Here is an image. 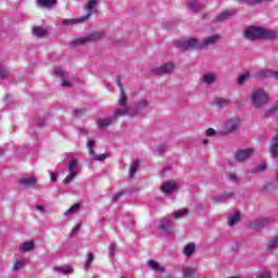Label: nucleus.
Returning <instances> with one entry per match:
<instances>
[{
  "mask_svg": "<svg viewBox=\"0 0 278 278\" xmlns=\"http://www.w3.org/2000/svg\"><path fill=\"white\" fill-rule=\"evenodd\" d=\"M244 36L248 38V40H273V38H277V31L250 26L244 30Z\"/></svg>",
  "mask_w": 278,
  "mask_h": 278,
  "instance_id": "1",
  "label": "nucleus"
},
{
  "mask_svg": "<svg viewBox=\"0 0 278 278\" xmlns=\"http://www.w3.org/2000/svg\"><path fill=\"white\" fill-rule=\"evenodd\" d=\"M100 0H87V3L84 4L83 10L87 12L86 15L78 18H65L63 20V25H77L79 23H86L88 18L92 16L96 5H99Z\"/></svg>",
  "mask_w": 278,
  "mask_h": 278,
  "instance_id": "2",
  "label": "nucleus"
},
{
  "mask_svg": "<svg viewBox=\"0 0 278 278\" xmlns=\"http://www.w3.org/2000/svg\"><path fill=\"white\" fill-rule=\"evenodd\" d=\"M250 101L256 109L264 108V105L268 103V93H266L262 88L255 89L252 91Z\"/></svg>",
  "mask_w": 278,
  "mask_h": 278,
  "instance_id": "3",
  "label": "nucleus"
},
{
  "mask_svg": "<svg viewBox=\"0 0 278 278\" xmlns=\"http://www.w3.org/2000/svg\"><path fill=\"white\" fill-rule=\"evenodd\" d=\"M103 36H105L103 33L94 31V33H91L87 37L74 39L73 45H74V47H79L81 45H88V42H97V40H101V38H103Z\"/></svg>",
  "mask_w": 278,
  "mask_h": 278,
  "instance_id": "4",
  "label": "nucleus"
},
{
  "mask_svg": "<svg viewBox=\"0 0 278 278\" xmlns=\"http://www.w3.org/2000/svg\"><path fill=\"white\" fill-rule=\"evenodd\" d=\"M201 43H199L198 39L191 38V39H179L175 42V47H178L181 49V51H188L190 49H199Z\"/></svg>",
  "mask_w": 278,
  "mask_h": 278,
  "instance_id": "5",
  "label": "nucleus"
},
{
  "mask_svg": "<svg viewBox=\"0 0 278 278\" xmlns=\"http://www.w3.org/2000/svg\"><path fill=\"white\" fill-rule=\"evenodd\" d=\"M77 164H78V162H77L76 159H74L70 162V164H68V174L65 177V179L63 180V182L65 185L71 184V181H73V179H75V177H77V170H76L77 169Z\"/></svg>",
  "mask_w": 278,
  "mask_h": 278,
  "instance_id": "6",
  "label": "nucleus"
},
{
  "mask_svg": "<svg viewBox=\"0 0 278 278\" xmlns=\"http://www.w3.org/2000/svg\"><path fill=\"white\" fill-rule=\"evenodd\" d=\"M240 125V119L231 118L226 122L224 129L222 130V136H227V134H233Z\"/></svg>",
  "mask_w": 278,
  "mask_h": 278,
  "instance_id": "7",
  "label": "nucleus"
},
{
  "mask_svg": "<svg viewBox=\"0 0 278 278\" xmlns=\"http://www.w3.org/2000/svg\"><path fill=\"white\" fill-rule=\"evenodd\" d=\"M268 77H274V79H278V72L270 70H260L254 74V79H268Z\"/></svg>",
  "mask_w": 278,
  "mask_h": 278,
  "instance_id": "8",
  "label": "nucleus"
},
{
  "mask_svg": "<svg viewBox=\"0 0 278 278\" xmlns=\"http://www.w3.org/2000/svg\"><path fill=\"white\" fill-rule=\"evenodd\" d=\"M268 223H270L269 218H258L255 219L253 222L249 223V227L250 229H253L254 231H260V229H264V227H266V225H268Z\"/></svg>",
  "mask_w": 278,
  "mask_h": 278,
  "instance_id": "9",
  "label": "nucleus"
},
{
  "mask_svg": "<svg viewBox=\"0 0 278 278\" xmlns=\"http://www.w3.org/2000/svg\"><path fill=\"white\" fill-rule=\"evenodd\" d=\"M255 153L254 149L240 150L236 153L237 162H247Z\"/></svg>",
  "mask_w": 278,
  "mask_h": 278,
  "instance_id": "10",
  "label": "nucleus"
},
{
  "mask_svg": "<svg viewBox=\"0 0 278 278\" xmlns=\"http://www.w3.org/2000/svg\"><path fill=\"white\" fill-rule=\"evenodd\" d=\"M220 40V35H213L210 37H206L203 42H200L199 49H207V47H211V45H216Z\"/></svg>",
  "mask_w": 278,
  "mask_h": 278,
  "instance_id": "11",
  "label": "nucleus"
},
{
  "mask_svg": "<svg viewBox=\"0 0 278 278\" xmlns=\"http://www.w3.org/2000/svg\"><path fill=\"white\" fill-rule=\"evenodd\" d=\"M173 68H175V65H173V63H167L154 68L153 73L154 75H166L168 73H173Z\"/></svg>",
  "mask_w": 278,
  "mask_h": 278,
  "instance_id": "12",
  "label": "nucleus"
},
{
  "mask_svg": "<svg viewBox=\"0 0 278 278\" xmlns=\"http://www.w3.org/2000/svg\"><path fill=\"white\" fill-rule=\"evenodd\" d=\"M17 181L22 188H34V186L38 184V179H36V177L18 178Z\"/></svg>",
  "mask_w": 278,
  "mask_h": 278,
  "instance_id": "13",
  "label": "nucleus"
},
{
  "mask_svg": "<svg viewBox=\"0 0 278 278\" xmlns=\"http://www.w3.org/2000/svg\"><path fill=\"white\" fill-rule=\"evenodd\" d=\"M236 10L233 9H230V10H226V11H223L222 13H219L217 16H216V21L218 23L223 22V21H227V18H231V16H233V14H236Z\"/></svg>",
  "mask_w": 278,
  "mask_h": 278,
  "instance_id": "14",
  "label": "nucleus"
},
{
  "mask_svg": "<svg viewBox=\"0 0 278 278\" xmlns=\"http://www.w3.org/2000/svg\"><path fill=\"white\" fill-rule=\"evenodd\" d=\"M161 190L165 194H168V193L173 192V190H177V184L174 181L163 182L161 186Z\"/></svg>",
  "mask_w": 278,
  "mask_h": 278,
  "instance_id": "15",
  "label": "nucleus"
},
{
  "mask_svg": "<svg viewBox=\"0 0 278 278\" xmlns=\"http://www.w3.org/2000/svg\"><path fill=\"white\" fill-rule=\"evenodd\" d=\"M117 121H118L117 118H109V119L100 118L98 119L97 125L99 129H108L110 125H113V123H116Z\"/></svg>",
  "mask_w": 278,
  "mask_h": 278,
  "instance_id": "16",
  "label": "nucleus"
},
{
  "mask_svg": "<svg viewBox=\"0 0 278 278\" xmlns=\"http://www.w3.org/2000/svg\"><path fill=\"white\" fill-rule=\"evenodd\" d=\"M231 103V100L225 99V98H214L213 99V105H216L217 108H227Z\"/></svg>",
  "mask_w": 278,
  "mask_h": 278,
  "instance_id": "17",
  "label": "nucleus"
},
{
  "mask_svg": "<svg viewBox=\"0 0 278 278\" xmlns=\"http://www.w3.org/2000/svg\"><path fill=\"white\" fill-rule=\"evenodd\" d=\"M148 266L155 273H165V270H166V268H164V266L160 265V263H157L153 260L148 261Z\"/></svg>",
  "mask_w": 278,
  "mask_h": 278,
  "instance_id": "18",
  "label": "nucleus"
},
{
  "mask_svg": "<svg viewBox=\"0 0 278 278\" xmlns=\"http://www.w3.org/2000/svg\"><path fill=\"white\" fill-rule=\"evenodd\" d=\"M58 4V0H38L37 1V5L39 8H48V10H50V8H53V5Z\"/></svg>",
  "mask_w": 278,
  "mask_h": 278,
  "instance_id": "19",
  "label": "nucleus"
},
{
  "mask_svg": "<svg viewBox=\"0 0 278 278\" xmlns=\"http://www.w3.org/2000/svg\"><path fill=\"white\" fill-rule=\"evenodd\" d=\"M53 270H56V273H61V275H71L73 274V267L72 266H55Z\"/></svg>",
  "mask_w": 278,
  "mask_h": 278,
  "instance_id": "20",
  "label": "nucleus"
},
{
  "mask_svg": "<svg viewBox=\"0 0 278 278\" xmlns=\"http://www.w3.org/2000/svg\"><path fill=\"white\" fill-rule=\"evenodd\" d=\"M238 223H240V211L235 212V214L228 218L229 227H233V225H237Z\"/></svg>",
  "mask_w": 278,
  "mask_h": 278,
  "instance_id": "21",
  "label": "nucleus"
},
{
  "mask_svg": "<svg viewBox=\"0 0 278 278\" xmlns=\"http://www.w3.org/2000/svg\"><path fill=\"white\" fill-rule=\"evenodd\" d=\"M140 167V161H134L129 167L130 179H134L136 173H138V168Z\"/></svg>",
  "mask_w": 278,
  "mask_h": 278,
  "instance_id": "22",
  "label": "nucleus"
},
{
  "mask_svg": "<svg viewBox=\"0 0 278 278\" xmlns=\"http://www.w3.org/2000/svg\"><path fill=\"white\" fill-rule=\"evenodd\" d=\"M36 244L34 243V241H29V242H24L21 247V251H23L24 253H27L29 251H34Z\"/></svg>",
  "mask_w": 278,
  "mask_h": 278,
  "instance_id": "23",
  "label": "nucleus"
},
{
  "mask_svg": "<svg viewBox=\"0 0 278 278\" xmlns=\"http://www.w3.org/2000/svg\"><path fill=\"white\" fill-rule=\"evenodd\" d=\"M34 36H37V38H45L47 36L48 31L46 28L42 27H36L33 30Z\"/></svg>",
  "mask_w": 278,
  "mask_h": 278,
  "instance_id": "24",
  "label": "nucleus"
},
{
  "mask_svg": "<svg viewBox=\"0 0 278 278\" xmlns=\"http://www.w3.org/2000/svg\"><path fill=\"white\" fill-rule=\"evenodd\" d=\"M202 81L210 86L211 84H214V81H216V75H214L213 73H208L203 76Z\"/></svg>",
  "mask_w": 278,
  "mask_h": 278,
  "instance_id": "25",
  "label": "nucleus"
},
{
  "mask_svg": "<svg viewBox=\"0 0 278 278\" xmlns=\"http://www.w3.org/2000/svg\"><path fill=\"white\" fill-rule=\"evenodd\" d=\"M81 207L80 203H75L74 205H72L65 213L64 216H73V214H75V212H78V210Z\"/></svg>",
  "mask_w": 278,
  "mask_h": 278,
  "instance_id": "26",
  "label": "nucleus"
},
{
  "mask_svg": "<svg viewBox=\"0 0 278 278\" xmlns=\"http://www.w3.org/2000/svg\"><path fill=\"white\" fill-rule=\"evenodd\" d=\"M182 275L186 278H194V275H197V271L190 267H184Z\"/></svg>",
  "mask_w": 278,
  "mask_h": 278,
  "instance_id": "27",
  "label": "nucleus"
},
{
  "mask_svg": "<svg viewBox=\"0 0 278 278\" xmlns=\"http://www.w3.org/2000/svg\"><path fill=\"white\" fill-rule=\"evenodd\" d=\"M118 103L121 108H127V94L125 93V90L119 92Z\"/></svg>",
  "mask_w": 278,
  "mask_h": 278,
  "instance_id": "28",
  "label": "nucleus"
},
{
  "mask_svg": "<svg viewBox=\"0 0 278 278\" xmlns=\"http://www.w3.org/2000/svg\"><path fill=\"white\" fill-rule=\"evenodd\" d=\"M125 114H131L128 106H122L114 111V116H125Z\"/></svg>",
  "mask_w": 278,
  "mask_h": 278,
  "instance_id": "29",
  "label": "nucleus"
},
{
  "mask_svg": "<svg viewBox=\"0 0 278 278\" xmlns=\"http://www.w3.org/2000/svg\"><path fill=\"white\" fill-rule=\"evenodd\" d=\"M92 262H94V254L89 253L87 256V261L85 263V270H90V266H92Z\"/></svg>",
  "mask_w": 278,
  "mask_h": 278,
  "instance_id": "30",
  "label": "nucleus"
},
{
  "mask_svg": "<svg viewBox=\"0 0 278 278\" xmlns=\"http://www.w3.org/2000/svg\"><path fill=\"white\" fill-rule=\"evenodd\" d=\"M25 266V260H16L12 265V270H21Z\"/></svg>",
  "mask_w": 278,
  "mask_h": 278,
  "instance_id": "31",
  "label": "nucleus"
},
{
  "mask_svg": "<svg viewBox=\"0 0 278 278\" xmlns=\"http://www.w3.org/2000/svg\"><path fill=\"white\" fill-rule=\"evenodd\" d=\"M194 244L193 243H189L185 247V255H187L188 257H190V255H192L194 253Z\"/></svg>",
  "mask_w": 278,
  "mask_h": 278,
  "instance_id": "32",
  "label": "nucleus"
},
{
  "mask_svg": "<svg viewBox=\"0 0 278 278\" xmlns=\"http://www.w3.org/2000/svg\"><path fill=\"white\" fill-rule=\"evenodd\" d=\"M249 77H251V74L249 72H247L244 74H240L238 77L239 86H242V84H244V81H247V79H249Z\"/></svg>",
  "mask_w": 278,
  "mask_h": 278,
  "instance_id": "33",
  "label": "nucleus"
},
{
  "mask_svg": "<svg viewBox=\"0 0 278 278\" xmlns=\"http://www.w3.org/2000/svg\"><path fill=\"white\" fill-rule=\"evenodd\" d=\"M182 216H188V210L181 208L174 213V218H182Z\"/></svg>",
  "mask_w": 278,
  "mask_h": 278,
  "instance_id": "34",
  "label": "nucleus"
},
{
  "mask_svg": "<svg viewBox=\"0 0 278 278\" xmlns=\"http://www.w3.org/2000/svg\"><path fill=\"white\" fill-rule=\"evenodd\" d=\"M147 105H149V101H147V100H141L140 102H137V103L135 104V109H136L137 112H138L139 110H144V108H147Z\"/></svg>",
  "mask_w": 278,
  "mask_h": 278,
  "instance_id": "35",
  "label": "nucleus"
},
{
  "mask_svg": "<svg viewBox=\"0 0 278 278\" xmlns=\"http://www.w3.org/2000/svg\"><path fill=\"white\" fill-rule=\"evenodd\" d=\"M189 10H198L199 9V1L197 0H190L188 3H187Z\"/></svg>",
  "mask_w": 278,
  "mask_h": 278,
  "instance_id": "36",
  "label": "nucleus"
},
{
  "mask_svg": "<svg viewBox=\"0 0 278 278\" xmlns=\"http://www.w3.org/2000/svg\"><path fill=\"white\" fill-rule=\"evenodd\" d=\"M239 3H243L244 5H256L260 3V0H237Z\"/></svg>",
  "mask_w": 278,
  "mask_h": 278,
  "instance_id": "37",
  "label": "nucleus"
},
{
  "mask_svg": "<svg viewBox=\"0 0 278 278\" xmlns=\"http://www.w3.org/2000/svg\"><path fill=\"white\" fill-rule=\"evenodd\" d=\"M124 195H125V192L118 191L117 193H115L113 195L112 201H114V203H116V201H118L119 199H123Z\"/></svg>",
  "mask_w": 278,
  "mask_h": 278,
  "instance_id": "38",
  "label": "nucleus"
},
{
  "mask_svg": "<svg viewBox=\"0 0 278 278\" xmlns=\"http://www.w3.org/2000/svg\"><path fill=\"white\" fill-rule=\"evenodd\" d=\"M166 225H168V219L163 218L160 223V229L161 231H166Z\"/></svg>",
  "mask_w": 278,
  "mask_h": 278,
  "instance_id": "39",
  "label": "nucleus"
},
{
  "mask_svg": "<svg viewBox=\"0 0 278 278\" xmlns=\"http://www.w3.org/2000/svg\"><path fill=\"white\" fill-rule=\"evenodd\" d=\"M54 74L56 75V77H61V79H64L65 72L62 68H56L54 71Z\"/></svg>",
  "mask_w": 278,
  "mask_h": 278,
  "instance_id": "40",
  "label": "nucleus"
},
{
  "mask_svg": "<svg viewBox=\"0 0 278 278\" xmlns=\"http://www.w3.org/2000/svg\"><path fill=\"white\" fill-rule=\"evenodd\" d=\"M93 160H96V162H103V160H108V155L106 154L96 155L93 156Z\"/></svg>",
  "mask_w": 278,
  "mask_h": 278,
  "instance_id": "41",
  "label": "nucleus"
},
{
  "mask_svg": "<svg viewBox=\"0 0 278 278\" xmlns=\"http://www.w3.org/2000/svg\"><path fill=\"white\" fill-rule=\"evenodd\" d=\"M206 136H207L208 138H212V136H216V130H215L214 128H208V129L206 130Z\"/></svg>",
  "mask_w": 278,
  "mask_h": 278,
  "instance_id": "42",
  "label": "nucleus"
},
{
  "mask_svg": "<svg viewBox=\"0 0 278 278\" xmlns=\"http://www.w3.org/2000/svg\"><path fill=\"white\" fill-rule=\"evenodd\" d=\"M0 79H8V72L3 68H0Z\"/></svg>",
  "mask_w": 278,
  "mask_h": 278,
  "instance_id": "43",
  "label": "nucleus"
},
{
  "mask_svg": "<svg viewBox=\"0 0 278 278\" xmlns=\"http://www.w3.org/2000/svg\"><path fill=\"white\" fill-rule=\"evenodd\" d=\"M264 170H266V163L261 164L257 167L256 173H264Z\"/></svg>",
  "mask_w": 278,
  "mask_h": 278,
  "instance_id": "44",
  "label": "nucleus"
},
{
  "mask_svg": "<svg viewBox=\"0 0 278 278\" xmlns=\"http://www.w3.org/2000/svg\"><path fill=\"white\" fill-rule=\"evenodd\" d=\"M75 114H76V116H81V114H86V110L85 109H77L75 111Z\"/></svg>",
  "mask_w": 278,
  "mask_h": 278,
  "instance_id": "45",
  "label": "nucleus"
},
{
  "mask_svg": "<svg viewBox=\"0 0 278 278\" xmlns=\"http://www.w3.org/2000/svg\"><path fill=\"white\" fill-rule=\"evenodd\" d=\"M228 179H229L230 181H238V176H236V174H229V175H228Z\"/></svg>",
  "mask_w": 278,
  "mask_h": 278,
  "instance_id": "46",
  "label": "nucleus"
},
{
  "mask_svg": "<svg viewBox=\"0 0 278 278\" xmlns=\"http://www.w3.org/2000/svg\"><path fill=\"white\" fill-rule=\"evenodd\" d=\"M117 88H119V92H123V83L121 81V79H117Z\"/></svg>",
  "mask_w": 278,
  "mask_h": 278,
  "instance_id": "47",
  "label": "nucleus"
},
{
  "mask_svg": "<svg viewBox=\"0 0 278 278\" xmlns=\"http://www.w3.org/2000/svg\"><path fill=\"white\" fill-rule=\"evenodd\" d=\"M81 229V224H78L76 227H74L73 229H72V231L74 232V233H76V231H79Z\"/></svg>",
  "mask_w": 278,
  "mask_h": 278,
  "instance_id": "48",
  "label": "nucleus"
},
{
  "mask_svg": "<svg viewBox=\"0 0 278 278\" xmlns=\"http://www.w3.org/2000/svg\"><path fill=\"white\" fill-rule=\"evenodd\" d=\"M50 179L51 181H58V175H55L54 173L51 174Z\"/></svg>",
  "mask_w": 278,
  "mask_h": 278,
  "instance_id": "49",
  "label": "nucleus"
},
{
  "mask_svg": "<svg viewBox=\"0 0 278 278\" xmlns=\"http://www.w3.org/2000/svg\"><path fill=\"white\" fill-rule=\"evenodd\" d=\"M62 86L68 87V86H71V83L68 80H66V79H63Z\"/></svg>",
  "mask_w": 278,
  "mask_h": 278,
  "instance_id": "50",
  "label": "nucleus"
},
{
  "mask_svg": "<svg viewBox=\"0 0 278 278\" xmlns=\"http://www.w3.org/2000/svg\"><path fill=\"white\" fill-rule=\"evenodd\" d=\"M94 147V141H88V149H92Z\"/></svg>",
  "mask_w": 278,
  "mask_h": 278,
  "instance_id": "51",
  "label": "nucleus"
},
{
  "mask_svg": "<svg viewBox=\"0 0 278 278\" xmlns=\"http://www.w3.org/2000/svg\"><path fill=\"white\" fill-rule=\"evenodd\" d=\"M109 249L110 251H116V244L112 243Z\"/></svg>",
  "mask_w": 278,
  "mask_h": 278,
  "instance_id": "52",
  "label": "nucleus"
},
{
  "mask_svg": "<svg viewBox=\"0 0 278 278\" xmlns=\"http://www.w3.org/2000/svg\"><path fill=\"white\" fill-rule=\"evenodd\" d=\"M37 210H38L39 212H45V206H42V205H37Z\"/></svg>",
  "mask_w": 278,
  "mask_h": 278,
  "instance_id": "53",
  "label": "nucleus"
},
{
  "mask_svg": "<svg viewBox=\"0 0 278 278\" xmlns=\"http://www.w3.org/2000/svg\"><path fill=\"white\" fill-rule=\"evenodd\" d=\"M223 199H225V197L220 195L218 198H214L213 201H223Z\"/></svg>",
  "mask_w": 278,
  "mask_h": 278,
  "instance_id": "54",
  "label": "nucleus"
},
{
  "mask_svg": "<svg viewBox=\"0 0 278 278\" xmlns=\"http://www.w3.org/2000/svg\"><path fill=\"white\" fill-rule=\"evenodd\" d=\"M88 149H89V154L94 155V149H92V148H88Z\"/></svg>",
  "mask_w": 278,
  "mask_h": 278,
  "instance_id": "55",
  "label": "nucleus"
},
{
  "mask_svg": "<svg viewBox=\"0 0 278 278\" xmlns=\"http://www.w3.org/2000/svg\"><path fill=\"white\" fill-rule=\"evenodd\" d=\"M3 153H5V150H3V148H0V155H3Z\"/></svg>",
  "mask_w": 278,
  "mask_h": 278,
  "instance_id": "56",
  "label": "nucleus"
},
{
  "mask_svg": "<svg viewBox=\"0 0 278 278\" xmlns=\"http://www.w3.org/2000/svg\"><path fill=\"white\" fill-rule=\"evenodd\" d=\"M268 1H273V0H260V3H264V2H268Z\"/></svg>",
  "mask_w": 278,
  "mask_h": 278,
  "instance_id": "57",
  "label": "nucleus"
},
{
  "mask_svg": "<svg viewBox=\"0 0 278 278\" xmlns=\"http://www.w3.org/2000/svg\"><path fill=\"white\" fill-rule=\"evenodd\" d=\"M207 142H210V140H207V139L203 140V144H207Z\"/></svg>",
  "mask_w": 278,
  "mask_h": 278,
  "instance_id": "58",
  "label": "nucleus"
},
{
  "mask_svg": "<svg viewBox=\"0 0 278 278\" xmlns=\"http://www.w3.org/2000/svg\"><path fill=\"white\" fill-rule=\"evenodd\" d=\"M228 278H238V277H235V276H230V277H228Z\"/></svg>",
  "mask_w": 278,
  "mask_h": 278,
  "instance_id": "59",
  "label": "nucleus"
}]
</instances>
